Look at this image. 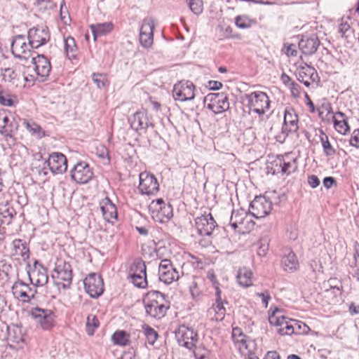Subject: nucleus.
<instances>
[{
  "label": "nucleus",
  "mask_w": 359,
  "mask_h": 359,
  "mask_svg": "<svg viewBox=\"0 0 359 359\" xmlns=\"http://www.w3.org/2000/svg\"><path fill=\"white\" fill-rule=\"evenodd\" d=\"M208 87L210 90H219L222 87V83L217 81H210L208 82Z\"/></svg>",
  "instance_id": "338daca9"
},
{
  "label": "nucleus",
  "mask_w": 359,
  "mask_h": 359,
  "mask_svg": "<svg viewBox=\"0 0 359 359\" xmlns=\"http://www.w3.org/2000/svg\"><path fill=\"white\" fill-rule=\"evenodd\" d=\"M271 203L265 196H256L250 203L249 212L255 218H263L269 214Z\"/></svg>",
  "instance_id": "9d476101"
},
{
  "label": "nucleus",
  "mask_w": 359,
  "mask_h": 359,
  "mask_svg": "<svg viewBox=\"0 0 359 359\" xmlns=\"http://www.w3.org/2000/svg\"><path fill=\"white\" fill-rule=\"evenodd\" d=\"M65 42V50L67 57L71 58H75L76 55L77 48L75 40L72 36H68L64 40Z\"/></svg>",
  "instance_id": "ea45409f"
},
{
  "label": "nucleus",
  "mask_w": 359,
  "mask_h": 359,
  "mask_svg": "<svg viewBox=\"0 0 359 359\" xmlns=\"http://www.w3.org/2000/svg\"><path fill=\"white\" fill-rule=\"evenodd\" d=\"M290 90L292 95L294 97H299L300 95V86L294 81H291L290 83Z\"/></svg>",
  "instance_id": "4d7b16f0"
},
{
  "label": "nucleus",
  "mask_w": 359,
  "mask_h": 359,
  "mask_svg": "<svg viewBox=\"0 0 359 359\" xmlns=\"http://www.w3.org/2000/svg\"><path fill=\"white\" fill-rule=\"evenodd\" d=\"M195 86L190 81H180L172 89V97L175 100L185 102L192 100L195 97Z\"/></svg>",
  "instance_id": "6e6552de"
},
{
  "label": "nucleus",
  "mask_w": 359,
  "mask_h": 359,
  "mask_svg": "<svg viewBox=\"0 0 359 359\" xmlns=\"http://www.w3.org/2000/svg\"><path fill=\"white\" fill-rule=\"evenodd\" d=\"M268 250H269V243L266 242V241H264V243H263V241H261V244L257 250V255L259 257H264L266 255Z\"/></svg>",
  "instance_id": "052dcab7"
},
{
  "label": "nucleus",
  "mask_w": 359,
  "mask_h": 359,
  "mask_svg": "<svg viewBox=\"0 0 359 359\" xmlns=\"http://www.w3.org/2000/svg\"><path fill=\"white\" fill-rule=\"evenodd\" d=\"M129 121L131 128L136 131L139 130H146L149 126L154 127L153 123L149 121L147 113L144 111H137Z\"/></svg>",
  "instance_id": "a878e982"
},
{
  "label": "nucleus",
  "mask_w": 359,
  "mask_h": 359,
  "mask_svg": "<svg viewBox=\"0 0 359 359\" xmlns=\"http://www.w3.org/2000/svg\"><path fill=\"white\" fill-rule=\"evenodd\" d=\"M50 170L53 174H62L67 169V161L66 156L60 152H53L49 155L46 161Z\"/></svg>",
  "instance_id": "4be33fe9"
},
{
  "label": "nucleus",
  "mask_w": 359,
  "mask_h": 359,
  "mask_svg": "<svg viewBox=\"0 0 359 359\" xmlns=\"http://www.w3.org/2000/svg\"><path fill=\"white\" fill-rule=\"evenodd\" d=\"M351 29V27L349 25V24L347 22H341L339 25V32L341 34V37H345L346 38L347 36H346V33L349 31Z\"/></svg>",
  "instance_id": "680f3d73"
},
{
  "label": "nucleus",
  "mask_w": 359,
  "mask_h": 359,
  "mask_svg": "<svg viewBox=\"0 0 359 359\" xmlns=\"http://www.w3.org/2000/svg\"><path fill=\"white\" fill-rule=\"evenodd\" d=\"M192 350L196 359H204L209 354L208 350L203 345L197 346L195 344Z\"/></svg>",
  "instance_id": "49530a36"
},
{
  "label": "nucleus",
  "mask_w": 359,
  "mask_h": 359,
  "mask_svg": "<svg viewBox=\"0 0 359 359\" xmlns=\"http://www.w3.org/2000/svg\"><path fill=\"white\" fill-rule=\"evenodd\" d=\"M15 215V209L7 204L0 208V226L9 225Z\"/></svg>",
  "instance_id": "72a5a7b5"
},
{
  "label": "nucleus",
  "mask_w": 359,
  "mask_h": 359,
  "mask_svg": "<svg viewBox=\"0 0 359 359\" xmlns=\"http://www.w3.org/2000/svg\"><path fill=\"white\" fill-rule=\"evenodd\" d=\"M175 334L178 344L189 350L193 349L195 344L198 342V334L193 328L187 325H180Z\"/></svg>",
  "instance_id": "39448f33"
},
{
  "label": "nucleus",
  "mask_w": 359,
  "mask_h": 359,
  "mask_svg": "<svg viewBox=\"0 0 359 359\" xmlns=\"http://www.w3.org/2000/svg\"><path fill=\"white\" fill-rule=\"evenodd\" d=\"M38 4L43 8L53 9L57 5L51 0H37Z\"/></svg>",
  "instance_id": "6e6d98bb"
},
{
  "label": "nucleus",
  "mask_w": 359,
  "mask_h": 359,
  "mask_svg": "<svg viewBox=\"0 0 359 359\" xmlns=\"http://www.w3.org/2000/svg\"><path fill=\"white\" fill-rule=\"evenodd\" d=\"M154 21L152 18L143 20L140 30V42L144 48H149L153 43Z\"/></svg>",
  "instance_id": "412c9836"
},
{
  "label": "nucleus",
  "mask_w": 359,
  "mask_h": 359,
  "mask_svg": "<svg viewBox=\"0 0 359 359\" xmlns=\"http://www.w3.org/2000/svg\"><path fill=\"white\" fill-rule=\"evenodd\" d=\"M90 28L95 39L98 36L105 35L111 32L114 28V25L111 22H106L104 23L90 25Z\"/></svg>",
  "instance_id": "473e14b6"
},
{
  "label": "nucleus",
  "mask_w": 359,
  "mask_h": 359,
  "mask_svg": "<svg viewBox=\"0 0 359 359\" xmlns=\"http://www.w3.org/2000/svg\"><path fill=\"white\" fill-rule=\"evenodd\" d=\"M327 284L331 289L337 290L339 294H341L342 284L337 278H330L327 280Z\"/></svg>",
  "instance_id": "864d4df0"
},
{
  "label": "nucleus",
  "mask_w": 359,
  "mask_h": 359,
  "mask_svg": "<svg viewBox=\"0 0 359 359\" xmlns=\"http://www.w3.org/2000/svg\"><path fill=\"white\" fill-rule=\"evenodd\" d=\"M236 25L241 29L249 28L251 26V20L247 16H238L235 19Z\"/></svg>",
  "instance_id": "3c124183"
},
{
  "label": "nucleus",
  "mask_w": 359,
  "mask_h": 359,
  "mask_svg": "<svg viewBox=\"0 0 359 359\" xmlns=\"http://www.w3.org/2000/svg\"><path fill=\"white\" fill-rule=\"evenodd\" d=\"M0 133L6 137H12L18 129V123L14 118L0 114Z\"/></svg>",
  "instance_id": "bb28decb"
},
{
  "label": "nucleus",
  "mask_w": 359,
  "mask_h": 359,
  "mask_svg": "<svg viewBox=\"0 0 359 359\" xmlns=\"http://www.w3.org/2000/svg\"><path fill=\"white\" fill-rule=\"evenodd\" d=\"M277 165L280 167V171L283 174L289 175L297 169V163L296 158H293L290 161H285L283 158L278 159Z\"/></svg>",
  "instance_id": "c9c22d12"
},
{
  "label": "nucleus",
  "mask_w": 359,
  "mask_h": 359,
  "mask_svg": "<svg viewBox=\"0 0 359 359\" xmlns=\"http://www.w3.org/2000/svg\"><path fill=\"white\" fill-rule=\"evenodd\" d=\"M32 49L29 41L26 43L24 35L15 36L11 42V52L15 58L27 60L32 56Z\"/></svg>",
  "instance_id": "0eeeda50"
},
{
  "label": "nucleus",
  "mask_w": 359,
  "mask_h": 359,
  "mask_svg": "<svg viewBox=\"0 0 359 359\" xmlns=\"http://www.w3.org/2000/svg\"><path fill=\"white\" fill-rule=\"evenodd\" d=\"M349 142L351 146L359 148V129L353 132Z\"/></svg>",
  "instance_id": "5fc2aeb1"
},
{
  "label": "nucleus",
  "mask_w": 359,
  "mask_h": 359,
  "mask_svg": "<svg viewBox=\"0 0 359 359\" xmlns=\"http://www.w3.org/2000/svg\"><path fill=\"white\" fill-rule=\"evenodd\" d=\"M308 184L311 188H313V189L316 188L320 184V180L315 175H309L308 176Z\"/></svg>",
  "instance_id": "13d9d810"
},
{
  "label": "nucleus",
  "mask_w": 359,
  "mask_h": 359,
  "mask_svg": "<svg viewBox=\"0 0 359 359\" xmlns=\"http://www.w3.org/2000/svg\"><path fill=\"white\" fill-rule=\"evenodd\" d=\"M14 254L20 255L23 259H28L29 250L25 243L21 239H15L12 243Z\"/></svg>",
  "instance_id": "e433bc0d"
},
{
  "label": "nucleus",
  "mask_w": 359,
  "mask_h": 359,
  "mask_svg": "<svg viewBox=\"0 0 359 359\" xmlns=\"http://www.w3.org/2000/svg\"><path fill=\"white\" fill-rule=\"evenodd\" d=\"M26 128L27 130H29L33 134L37 135L38 137H39V138H42L43 137L45 136V133H44V131L43 130L42 128L39 125H38L35 123H26Z\"/></svg>",
  "instance_id": "8fccbe9b"
},
{
  "label": "nucleus",
  "mask_w": 359,
  "mask_h": 359,
  "mask_svg": "<svg viewBox=\"0 0 359 359\" xmlns=\"http://www.w3.org/2000/svg\"><path fill=\"white\" fill-rule=\"evenodd\" d=\"M333 122L335 130L343 135H345L350 129L347 118L341 111H338L333 116Z\"/></svg>",
  "instance_id": "7c9ffc66"
},
{
  "label": "nucleus",
  "mask_w": 359,
  "mask_h": 359,
  "mask_svg": "<svg viewBox=\"0 0 359 359\" xmlns=\"http://www.w3.org/2000/svg\"><path fill=\"white\" fill-rule=\"evenodd\" d=\"M86 292L93 298L100 297L104 292L102 277L96 273L89 274L83 281Z\"/></svg>",
  "instance_id": "ddd939ff"
},
{
  "label": "nucleus",
  "mask_w": 359,
  "mask_h": 359,
  "mask_svg": "<svg viewBox=\"0 0 359 359\" xmlns=\"http://www.w3.org/2000/svg\"><path fill=\"white\" fill-rule=\"evenodd\" d=\"M0 104L6 107L13 106V95L5 90H0Z\"/></svg>",
  "instance_id": "c03bdc74"
},
{
  "label": "nucleus",
  "mask_w": 359,
  "mask_h": 359,
  "mask_svg": "<svg viewBox=\"0 0 359 359\" xmlns=\"http://www.w3.org/2000/svg\"><path fill=\"white\" fill-rule=\"evenodd\" d=\"M281 264L285 271L293 272L297 270L299 263L295 254L290 251L287 255L283 257Z\"/></svg>",
  "instance_id": "2f4dec72"
},
{
  "label": "nucleus",
  "mask_w": 359,
  "mask_h": 359,
  "mask_svg": "<svg viewBox=\"0 0 359 359\" xmlns=\"http://www.w3.org/2000/svg\"><path fill=\"white\" fill-rule=\"evenodd\" d=\"M142 327L148 343L154 345L158 337V332L148 325L144 324Z\"/></svg>",
  "instance_id": "79ce46f5"
},
{
  "label": "nucleus",
  "mask_w": 359,
  "mask_h": 359,
  "mask_svg": "<svg viewBox=\"0 0 359 359\" xmlns=\"http://www.w3.org/2000/svg\"><path fill=\"white\" fill-rule=\"evenodd\" d=\"M100 205L102 215L106 221L109 222L113 219H117L116 207L109 198L106 197L103 199Z\"/></svg>",
  "instance_id": "cd10ccee"
},
{
  "label": "nucleus",
  "mask_w": 359,
  "mask_h": 359,
  "mask_svg": "<svg viewBox=\"0 0 359 359\" xmlns=\"http://www.w3.org/2000/svg\"><path fill=\"white\" fill-rule=\"evenodd\" d=\"M159 280L166 285L177 280L180 278L179 272L173 266L170 259H163L158 266Z\"/></svg>",
  "instance_id": "4468645a"
},
{
  "label": "nucleus",
  "mask_w": 359,
  "mask_h": 359,
  "mask_svg": "<svg viewBox=\"0 0 359 359\" xmlns=\"http://www.w3.org/2000/svg\"><path fill=\"white\" fill-rule=\"evenodd\" d=\"M3 76L4 79L6 80V78L8 79V80H12L15 78V74L13 69L11 68H6L4 69V72L3 74Z\"/></svg>",
  "instance_id": "0e129e2a"
},
{
  "label": "nucleus",
  "mask_w": 359,
  "mask_h": 359,
  "mask_svg": "<svg viewBox=\"0 0 359 359\" xmlns=\"http://www.w3.org/2000/svg\"><path fill=\"white\" fill-rule=\"evenodd\" d=\"M93 176L92 169L84 161L77 163L71 170V178L78 184L88 183Z\"/></svg>",
  "instance_id": "2eb2a0df"
},
{
  "label": "nucleus",
  "mask_w": 359,
  "mask_h": 359,
  "mask_svg": "<svg viewBox=\"0 0 359 359\" xmlns=\"http://www.w3.org/2000/svg\"><path fill=\"white\" fill-rule=\"evenodd\" d=\"M323 184L326 189H330L334 185H337V181L333 177H325L323 180Z\"/></svg>",
  "instance_id": "bf43d9fd"
},
{
  "label": "nucleus",
  "mask_w": 359,
  "mask_h": 359,
  "mask_svg": "<svg viewBox=\"0 0 359 359\" xmlns=\"http://www.w3.org/2000/svg\"><path fill=\"white\" fill-rule=\"evenodd\" d=\"M296 76L297 80L303 83L307 88L310 87L311 83L318 84L320 82V78L316 69L306 64L297 69Z\"/></svg>",
  "instance_id": "6ab92c4d"
},
{
  "label": "nucleus",
  "mask_w": 359,
  "mask_h": 359,
  "mask_svg": "<svg viewBox=\"0 0 359 359\" xmlns=\"http://www.w3.org/2000/svg\"><path fill=\"white\" fill-rule=\"evenodd\" d=\"M204 102H208L207 108L215 114L222 113L229 108L228 97L224 93H209L205 97Z\"/></svg>",
  "instance_id": "423d86ee"
},
{
  "label": "nucleus",
  "mask_w": 359,
  "mask_h": 359,
  "mask_svg": "<svg viewBox=\"0 0 359 359\" xmlns=\"http://www.w3.org/2000/svg\"><path fill=\"white\" fill-rule=\"evenodd\" d=\"M191 11L196 15L200 14L203 11V3L201 0H187Z\"/></svg>",
  "instance_id": "de8ad7c7"
},
{
  "label": "nucleus",
  "mask_w": 359,
  "mask_h": 359,
  "mask_svg": "<svg viewBox=\"0 0 359 359\" xmlns=\"http://www.w3.org/2000/svg\"><path fill=\"white\" fill-rule=\"evenodd\" d=\"M32 61L34 65L35 72L40 77L41 81H45L51 71L50 61L43 55H37L36 57H32Z\"/></svg>",
  "instance_id": "5701e85b"
},
{
  "label": "nucleus",
  "mask_w": 359,
  "mask_h": 359,
  "mask_svg": "<svg viewBox=\"0 0 359 359\" xmlns=\"http://www.w3.org/2000/svg\"><path fill=\"white\" fill-rule=\"evenodd\" d=\"M94 83L97 85L99 88H101L105 86L107 82L106 76L102 74L93 73L92 75Z\"/></svg>",
  "instance_id": "603ef678"
},
{
  "label": "nucleus",
  "mask_w": 359,
  "mask_h": 359,
  "mask_svg": "<svg viewBox=\"0 0 359 359\" xmlns=\"http://www.w3.org/2000/svg\"><path fill=\"white\" fill-rule=\"evenodd\" d=\"M54 271L57 273V278L62 280V287L69 288L72 281V268L71 264L64 259H59L55 262Z\"/></svg>",
  "instance_id": "a211bd4d"
},
{
  "label": "nucleus",
  "mask_w": 359,
  "mask_h": 359,
  "mask_svg": "<svg viewBox=\"0 0 359 359\" xmlns=\"http://www.w3.org/2000/svg\"><path fill=\"white\" fill-rule=\"evenodd\" d=\"M269 323L278 327L277 332L281 335L294 333V327L292 323L297 324V321L289 319L283 315H278V312L272 313L269 317Z\"/></svg>",
  "instance_id": "9b49d317"
},
{
  "label": "nucleus",
  "mask_w": 359,
  "mask_h": 359,
  "mask_svg": "<svg viewBox=\"0 0 359 359\" xmlns=\"http://www.w3.org/2000/svg\"><path fill=\"white\" fill-rule=\"evenodd\" d=\"M149 210L152 217L160 223L168 222L173 215L172 205L165 203L162 198L152 201L149 205Z\"/></svg>",
  "instance_id": "7ed1b4c3"
},
{
  "label": "nucleus",
  "mask_w": 359,
  "mask_h": 359,
  "mask_svg": "<svg viewBox=\"0 0 359 359\" xmlns=\"http://www.w3.org/2000/svg\"><path fill=\"white\" fill-rule=\"evenodd\" d=\"M246 212L243 208H241L237 210H233L229 224L232 227L233 229L236 230L238 227V224H241L243 223V220L245 217L246 216Z\"/></svg>",
  "instance_id": "4c0bfd02"
},
{
  "label": "nucleus",
  "mask_w": 359,
  "mask_h": 359,
  "mask_svg": "<svg viewBox=\"0 0 359 359\" xmlns=\"http://www.w3.org/2000/svg\"><path fill=\"white\" fill-rule=\"evenodd\" d=\"M170 308L169 301L165 299V295L159 291L153 290L147 294V299L144 301L146 313L154 318H163Z\"/></svg>",
  "instance_id": "f257e3e1"
},
{
  "label": "nucleus",
  "mask_w": 359,
  "mask_h": 359,
  "mask_svg": "<svg viewBox=\"0 0 359 359\" xmlns=\"http://www.w3.org/2000/svg\"><path fill=\"white\" fill-rule=\"evenodd\" d=\"M190 291L194 297L200 294V290L198 288V282L196 280L193 281L192 285L190 286Z\"/></svg>",
  "instance_id": "69168bd1"
},
{
  "label": "nucleus",
  "mask_w": 359,
  "mask_h": 359,
  "mask_svg": "<svg viewBox=\"0 0 359 359\" xmlns=\"http://www.w3.org/2000/svg\"><path fill=\"white\" fill-rule=\"evenodd\" d=\"M264 359H280V355L276 351H269Z\"/></svg>",
  "instance_id": "774afa93"
},
{
  "label": "nucleus",
  "mask_w": 359,
  "mask_h": 359,
  "mask_svg": "<svg viewBox=\"0 0 359 359\" xmlns=\"http://www.w3.org/2000/svg\"><path fill=\"white\" fill-rule=\"evenodd\" d=\"M257 295L262 298V304L265 308H266L268 306L269 301L271 299L269 292L265 291L264 292L257 293Z\"/></svg>",
  "instance_id": "e2e57ef3"
},
{
  "label": "nucleus",
  "mask_w": 359,
  "mask_h": 359,
  "mask_svg": "<svg viewBox=\"0 0 359 359\" xmlns=\"http://www.w3.org/2000/svg\"><path fill=\"white\" fill-rule=\"evenodd\" d=\"M33 275L36 276L34 283L35 286H43L48 283V277L44 269L43 271H34Z\"/></svg>",
  "instance_id": "a18cd8bd"
},
{
  "label": "nucleus",
  "mask_w": 359,
  "mask_h": 359,
  "mask_svg": "<svg viewBox=\"0 0 359 359\" xmlns=\"http://www.w3.org/2000/svg\"><path fill=\"white\" fill-rule=\"evenodd\" d=\"M100 325V321L95 315L89 314L87 317L86 328L89 336L94 334L95 330Z\"/></svg>",
  "instance_id": "a19ab883"
},
{
  "label": "nucleus",
  "mask_w": 359,
  "mask_h": 359,
  "mask_svg": "<svg viewBox=\"0 0 359 359\" xmlns=\"http://www.w3.org/2000/svg\"><path fill=\"white\" fill-rule=\"evenodd\" d=\"M129 337L126 331L118 330L113 334L111 339L114 344L125 346L129 344Z\"/></svg>",
  "instance_id": "58836bf2"
},
{
  "label": "nucleus",
  "mask_w": 359,
  "mask_h": 359,
  "mask_svg": "<svg viewBox=\"0 0 359 359\" xmlns=\"http://www.w3.org/2000/svg\"><path fill=\"white\" fill-rule=\"evenodd\" d=\"M138 189L142 194L154 195L158 191L159 184L154 175L142 172L140 174Z\"/></svg>",
  "instance_id": "dca6fc26"
},
{
  "label": "nucleus",
  "mask_w": 359,
  "mask_h": 359,
  "mask_svg": "<svg viewBox=\"0 0 359 359\" xmlns=\"http://www.w3.org/2000/svg\"><path fill=\"white\" fill-rule=\"evenodd\" d=\"M195 223L201 236H210L217 226V224L211 213L204 214L196 217Z\"/></svg>",
  "instance_id": "aec40b11"
},
{
  "label": "nucleus",
  "mask_w": 359,
  "mask_h": 359,
  "mask_svg": "<svg viewBox=\"0 0 359 359\" xmlns=\"http://www.w3.org/2000/svg\"><path fill=\"white\" fill-rule=\"evenodd\" d=\"M8 345L13 349L22 348L25 344L22 327L18 325L8 327Z\"/></svg>",
  "instance_id": "b1692460"
},
{
  "label": "nucleus",
  "mask_w": 359,
  "mask_h": 359,
  "mask_svg": "<svg viewBox=\"0 0 359 359\" xmlns=\"http://www.w3.org/2000/svg\"><path fill=\"white\" fill-rule=\"evenodd\" d=\"M252 273L247 268L239 269L237 274V280L240 285L243 287H248L252 285Z\"/></svg>",
  "instance_id": "f704fd0d"
},
{
  "label": "nucleus",
  "mask_w": 359,
  "mask_h": 359,
  "mask_svg": "<svg viewBox=\"0 0 359 359\" xmlns=\"http://www.w3.org/2000/svg\"><path fill=\"white\" fill-rule=\"evenodd\" d=\"M298 45L304 55H312L320 46V40L316 34H312L310 36H303Z\"/></svg>",
  "instance_id": "393cba45"
},
{
  "label": "nucleus",
  "mask_w": 359,
  "mask_h": 359,
  "mask_svg": "<svg viewBox=\"0 0 359 359\" xmlns=\"http://www.w3.org/2000/svg\"><path fill=\"white\" fill-rule=\"evenodd\" d=\"M14 297L24 302V299L28 297V294L32 292V287L21 280L14 283L11 287Z\"/></svg>",
  "instance_id": "c85d7f7f"
},
{
  "label": "nucleus",
  "mask_w": 359,
  "mask_h": 359,
  "mask_svg": "<svg viewBox=\"0 0 359 359\" xmlns=\"http://www.w3.org/2000/svg\"><path fill=\"white\" fill-rule=\"evenodd\" d=\"M250 110L259 115H263L270 107L271 101L266 93L255 91L245 95Z\"/></svg>",
  "instance_id": "f03ea898"
},
{
  "label": "nucleus",
  "mask_w": 359,
  "mask_h": 359,
  "mask_svg": "<svg viewBox=\"0 0 359 359\" xmlns=\"http://www.w3.org/2000/svg\"><path fill=\"white\" fill-rule=\"evenodd\" d=\"M323 136L320 137V142L322 144V147L323 149L324 154L326 156H331L335 154V149L331 145L328 140L327 136L323 133V130L320 131Z\"/></svg>",
  "instance_id": "37998d69"
},
{
  "label": "nucleus",
  "mask_w": 359,
  "mask_h": 359,
  "mask_svg": "<svg viewBox=\"0 0 359 359\" xmlns=\"http://www.w3.org/2000/svg\"><path fill=\"white\" fill-rule=\"evenodd\" d=\"M146 269L145 263L142 259L137 258L133 261L129 271V278L135 286L140 288L147 286Z\"/></svg>",
  "instance_id": "20e7f679"
},
{
  "label": "nucleus",
  "mask_w": 359,
  "mask_h": 359,
  "mask_svg": "<svg viewBox=\"0 0 359 359\" xmlns=\"http://www.w3.org/2000/svg\"><path fill=\"white\" fill-rule=\"evenodd\" d=\"M231 337L234 344H236L241 352L244 353V351H248V341L247 336L242 332L241 328L236 327L232 330Z\"/></svg>",
  "instance_id": "c756f323"
},
{
  "label": "nucleus",
  "mask_w": 359,
  "mask_h": 359,
  "mask_svg": "<svg viewBox=\"0 0 359 359\" xmlns=\"http://www.w3.org/2000/svg\"><path fill=\"white\" fill-rule=\"evenodd\" d=\"M298 122V116L294 112V110L292 108H286L284 111V120L282 127L283 140L277 138V140L280 142H283L290 133H297L299 129Z\"/></svg>",
  "instance_id": "f8f14e48"
},
{
  "label": "nucleus",
  "mask_w": 359,
  "mask_h": 359,
  "mask_svg": "<svg viewBox=\"0 0 359 359\" xmlns=\"http://www.w3.org/2000/svg\"><path fill=\"white\" fill-rule=\"evenodd\" d=\"M31 316L43 330H49L53 326L54 313L50 309L35 307L31 310Z\"/></svg>",
  "instance_id": "f3484780"
},
{
  "label": "nucleus",
  "mask_w": 359,
  "mask_h": 359,
  "mask_svg": "<svg viewBox=\"0 0 359 359\" xmlns=\"http://www.w3.org/2000/svg\"><path fill=\"white\" fill-rule=\"evenodd\" d=\"M224 304H228V302L226 300L222 299H220V301L216 300L215 302V311L217 316V318H220L221 320L223 319L226 313V309L224 306Z\"/></svg>",
  "instance_id": "09e8293b"
},
{
  "label": "nucleus",
  "mask_w": 359,
  "mask_h": 359,
  "mask_svg": "<svg viewBox=\"0 0 359 359\" xmlns=\"http://www.w3.org/2000/svg\"><path fill=\"white\" fill-rule=\"evenodd\" d=\"M27 39L32 48H38L50 40V34L47 27H34L29 29Z\"/></svg>",
  "instance_id": "1a4fd4ad"
}]
</instances>
